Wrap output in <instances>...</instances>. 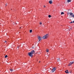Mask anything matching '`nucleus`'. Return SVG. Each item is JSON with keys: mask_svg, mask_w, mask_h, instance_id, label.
I'll use <instances>...</instances> for the list:
<instances>
[{"mask_svg": "<svg viewBox=\"0 0 74 74\" xmlns=\"http://www.w3.org/2000/svg\"><path fill=\"white\" fill-rule=\"evenodd\" d=\"M48 37V34H46L45 36H44L42 38L43 39H47Z\"/></svg>", "mask_w": 74, "mask_h": 74, "instance_id": "f257e3e1", "label": "nucleus"}, {"mask_svg": "<svg viewBox=\"0 0 74 74\" xmlns=\"http://www.w3.org/2000/svg\"><path fill=\"white\" fill-rule=\"evenodd\" d=\"M56 67L53 68L51 70L52 73H53V72H54L56 71Z\"/></svg>", "mask_w": 74, "mask_h": 74, "instance_id": "f03ea898", "label": "nucleus"}, {"mask_svg": "<svg viewBox=\"0 0 74 74\" xmlns=\"http://www.w3.org/2000/svg\"><path fill=\"white\" fill-rule=\"evenodd\" d=\"M28 55L29 56L31 57V58H32V57H33V54L32 53H31V52L28 53Z\"/></svg>", "mask_w": 74, "mask_h": 74, "instance_id": "7ed1b4c3", "label": "nucleus"}, {"mask_svg": "<svg viewBox=\"0 0 74 74\" xmlns=\"http://www.w3.org/2000/svg\"><path fill=\"white\" fill-rule=\"evenodd\" d=\"M31 53H32V55H33L34 53H35V51L34 50H32L31 51Z\"/></svg>", "mask_w": 74, "mask_h": 74, "instance_id": "20e7f679", "label": "nucleus"}, {"mask_svg": "<svg viewBox=\"0 0 74 74\" xmlns=\"http://www.w3.org/2000/svg\"><path fill=\"white\" fill-rule=\"evenodd\" d=\"M73 63H74V62H70V63L68 65V66H71V64H73Z\"/></svg>", "mask_w": 74, "mask_h": 74, "instance_id": "39448f33", "label": "nucleus"}, {"mask_svg": "<svg viewBox=\"0 0 74 74\" xmlns=\"http://www.w3.org/2000/svg\"><path fill=\"white\" fill-rule=\"evenodd\" d=\"M38 38L39 39V41H41V37L39 36L38 37Z\"/></svg>", "mask_w": 74, "mask_h": 74, "instance_id": "423d86ee", "label": "nucleus"}, {"mask_svg": "<svg viewBox=\"0 0 74 74\" xmlns=\"http://www.w3.org/2000/svg\"><path fill=\"white\" fill-rule=\"evenodd\" d=\"M49 3L50 4H52V0H50L49 1Z\"/></svg>", "mask_w": 74, "mask_h": 74, "instance_id": "0eeeda50", "label": "nucleus"}, {"mask_svg": "<svg viewBox=\"0 0 74 74\" xmlns=\"http://www.w3.org/2000/svg\"><path fill=\"white\" fill-rule=\"evenodd\" d=\"M71 0H68L67 1V3H69V2H71Z\"/></svg>", "mask_w": 74, "mask_h": 74, "instance_id": "6e6552de", "label": "nucleus"}, {"mask_svg": "<svg viewBox=\"0 0 74 74\" xmlns=\"http://www.w3.org/2000/svg\"><path fill=\"white\" fill-rule=\"evenodd\" d=\"M69 14H70V15H71V16L73 15V14L71 12L69 13Z\"/></svg>", "mask_w": 74, "mask_h": 74, "instance_id": "1a4fd4ad", "label": "nucleus"}, {"mask_svg": "<svg viewBox=\"0 0 74 74\" xmlns=\"http://www.w3.org/2000/svg\"><path fill=\"white\" fill-rule=\"evenodd\" d=\"M65 73H66L69 74V71L67 72V71H65Z\"/></svg>", "mask_w": 74, "mask_h": 74, "instance_id": "9d476101", "label": "nucleus"}, {"mask_svg": "<svg viewBox=\"0 0 74 74\" xmlns=\"http://www.w3.org/2000/svg\"><path fill=\"white\" fill-rule=\"evenodd\" d=\"M10 70L11 71H13V69H10Z\"/></svg>", "mask_w": 74, "mask_h": 74, "instance_id": "9b49d317", "label": "nucleus"}, {"mask_svg": "<svg viewBox=\"0 0 74 74\" xmlns=\"http://www.w3.org/2000/svg\"><path fill=\"white\" fill-rule=\"evenodd\" d=\"M46 52H49V50H48V49H47V50H46Z\"/></svg>", "mask_w": 74, "mask_h": 74, "instance_id": "f8f14e48", "label": "nucleus"}, {"mask_svg": "<svg viewBox=\"0 0 74 74\" xmlns=\"http://www.w3.org/2000/svg\"><path fill=\"white\" fill-rule=\"evenodd\" d=\"M8 57V56L6 55L5 56V58H7V57Z\"/></svg>", "mask_w": 74, "mask_h": 74, "instance_id": "ddd939ff", "label": "nucleus"}, {"mask_svg": "<svg viewBox=\"0 0 74 74\" xmlns=\"http://www.w3.org/2000/svg\"><path fill=\"white\" fill-rule=\"evenodd\" d=\"M32 32V30H29L30 33H31Z\"/></svg>", "mask_w": 74, "mask_h": 74, "instance_id": "4468645a", "label": "nucleus"}, {"mask_svg": "<svg viewBox=\"0 0 74 74\" xmlns=\"http://www.w3.org/2000/svg\"><path fill=\"white\" fill-rule=\"evenodd\" d=\"M48 17H49V18H51V15H49L48 16Z\"/></svg>", "mask_w": 74, "mask_h": 74, "instance_id": "2eb2a0df", "label": "nucleus"}, {"mask_svg": "<svg viewBox=\"0 0 74 74\" xmlns=\"http://www.w3.org/2000/svg\"><path fill=\"white\" fill-rule=\"evenodd\" d=\"M58 62H59V61H60V58H59L58 59Z\"/></svg>", "mask_w": 74, "mask_h": 74, "instance_id": "dca6fc26", "label": "nucleus"}, {"mask_svg": "<svg viewBox=\"0 0 74 74\" xmlns=\"http://www.w3.org/2000/svg\"><path fill=\"white\" fill-rule=\"evenodd\" d=\"M61 15H62V14H64V12H61Z\"/></svg>", "mask_w": 74, "mask_h": 74, "instance_id": "f3484780", "label": "nucleus"}, {"mask_svg": "<svg viewBox=\"0 0 74 74\" xmlns=\"http://www.w3.org/2000/svg\"><path fill=\"white\" fill-rule=\"evenodd\" d=\"M74 23V21L73 22L71 21L70 23Z\"/></svg>", "mask_w": 74, "mask_h": 74, "instance_id": "a211bd4d", "label": "nucleus"}, {"mask_svg": "<svg viewBox=\"0 0 74 74\" xmlns=\"http://www.w3.org/2000/svg\"><path fill=\"white\" fill-rule=\"evenodd\" d=\"M40 25H42V23H41V22H40Z\"/></svg>", "mask_w": 74, "mask_h": 74, "instance_id": "6ab92c4d", "label": "nucleus"}, {"mask_svg": "<svg viewBox=\"0 0 74 74\" xmlns=\"http://www.w3.org/2000/svg\"><path fill=\"white\" fill-rule=\"evenodd\" d=\"M44 8H45V7H46V6L45 5H44Z\"/></svg>", "mask_w": 74, "mask_h": 74, "instance_id": "aec40b11", "label": "nucleus"}, {"mask_svg": "<svg viewBox=\"0 0 74 74\" xmlns=\"http://www.w3.org/2000/svg\"><path fill=\"white\" fill-rule=\"evenodd\" d=\"M72 17H74V15H72Z\"/></svg>", "mask_w": 74, "mask_h": 74, "instance_id": "412c9836", "label": "nucleus"}, {"mask_svg": "<svg viewBox=\"0 0 74 74\" xmlns=\"http://www.w3.org/2000/svg\"><path fill=\"white\" fill-rule=\"evenodd\" d=\"M67 14H68V15H69V13H68Z\"/></svg>", "mask_w": 74, "mask_h": 74, "instance_id": "4be33fe9", "label": "nucleus"}, {"mask_svg": "<svg viewBox=\"0 0 74 74\" xmlns=\"http://www.w3.org/2000/svg\"><path fill=\"white\" fill-rule=\"evenodd\" d=\"M5 5V6H7V3H6Z\"/></svg>", "mask_w": 74, "mask_h": 74, "instance_id": "5701e85b", "label": "nucleus"}, {"mask_svg": "<svg viewBox=\"0 0 74 74\" xmlns=\"http://www.w3.org/2000/svg\"><path fill=\"white\" fill-rule=\"evenodd\" d=\"M5 42L7 43V41H5Z\"/></svg>", "mask_w": 74, "mask_h": 74, "instance_id": "b1692460", "label": "nucleus"}, {"mask_svg": "<svg viewBox=\"0 0 74 74\" xmlns=\"http://www.w3.org/2000/svg\"><path fill=\"white\" fill-rule=\"evenodd\" d=\"M68 71V70H66V71Z\"/></svg>", "mask_w": 74, "mask_h": 74, "instance_id": "393cba45", "label": "nucleus"}, {"mask_svg": "<svg viewBox=\"0 0 74 74\" xmlns=\"http://www.w3.org/2000/svg\"><path fill=\"white\" fill-rule=\"evenodd\" d=\"M20 29H21V27H20Z\"/></svg>", "mask_w": 74, "mask_h": 74, "instance_id": "a878e982", "label": "nucleus"}, {"mask_svg": "<svg viewBox=\"0 0 74 74\" xmlns=\"http://www.w3.org/2000/svg\"><path fill=\"white\" fill-rule=\"evenodd\" d=\"M39 62V63H40V62Z\"/></svg>", "mask_w": 74, "mask_h": 74, "instance_id": "bb28decb", "label": "nucleus"}]
</instances>
